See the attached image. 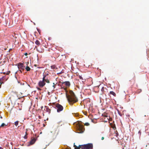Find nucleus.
Returning <instances> with one entry per match:
<instances>
[{
    "instance_id": "nucleus-1",
    "label": "nucleus",
    "mask_w": 149,
    "mask_h": 149,
    "mask_svg": "<svg viewBox=\"0 0 149 149\" xmlns=\"http://www.w3.org/2000/svg\"><path fill=\"white\" fill-rule=\"evenodd\" d=\"M66 97L68 101L70 104L72 105L73 104L78 101L77 98L76 97L75 95L72 91H70L69 93L66 94Z\"/></svg>"
},
{
    "instance_id": "nucleus-2",
    "label": "nucleus",
    "mask_w": 149,
    "mask_h": 149,
    "mask_svg": "<svg viewBox=\"0 0 149 149\" xmlns=\"http://www.w3.org/2000/svg\"><path fill=\"white\" fill-rule=\"evenodd\" d=\"M81 121H77V123H74V125H76L77 130L79 132L78 133H82L84 132L85 129L84 125L81 124Z\"/></svg>"
},
{
    "instance_id": "nucleus-3",
    "label": "nucleus",
    "mask_w": 149,
    "mask_h": 149,
    "mask_svg": "<svg viewBox=\"0 0 149 149\" xmlns=\"http://www.w3.org/2000/svg\"><path fill=\"white\" fill-rule=\"evenodd\" d=\"M80 147H77V149H93V145L92 143H89L84 145H79Z\"/></svg>"
},
{
    "instance_id": "nucleus-4",
    "label": "nucleus",
    "mask_w": 149,
    "mask_h": 149,
    "mask_svg": "<svg viewBox=\"0 0 149 149\" xmlns=\"http://www.w3.org/2000/svg\"><path fill=\"white\" fill-rule=\"evenodd\" d=\"M53 104L52 107L55 109H57V111L58 112H59L63 110V108L61 105L58 103L56 104L54 103Z\"/></svg>"
},
{
    "instance_id": "nucleus-5",
    "label": "nucleus",
    "mask_w": 149,
    "mask_h": 149,
    "mask_svg": "<svg viewBox=\"0 0 149 149\" xmlns=\"http://www.w3.org/2000/svg\"><path fill=\"white\" fill-rule=\"evenodd\" d=\"M17 66L19 69H20L19 71L22 73L21 70H24L25 68V66L24 65L23 63L19 62L17 64Z\"/></svg>"
},
{
    "instance_id": "nucleus-6",
    "label": "nucleus",
    "mask_w": 149,
    "mask_h": 149,
    "mask_svg": "<svg viewBox=\"0 0 149 149\" xmlns=\"http://www.w3.org/2000/svg\"><path fill=\"white\" fill-rule=\"evenodd\" d=\"M36 140V139L35 138L32 139L30 141L29 144L27 145V146H29L33 144L35 142Z\"/></svg>"
},
{
    "instance_id": "nucleus-7",
    "label": "nucleus",
    "mask_w": 149,
    "mask_h": 149,
    "mask_svg": "<svg viewBox=\"0 0 149 149\" xmlns=\"http://www.w3.org/2000/svg\"><path fill=\"white\" fill-rule=\"evenodd\" d=\"M64 84H65L66 86L68 87H69L70 85V83L69 81H66L62 82L61 86L62 88V86H63V88H64V86H63V85Z\"/></svg>"
},
{
    "instance_id": "nucleus-8",
    "label": "nucleus",
    "mask_w": 149,
    "mask_h": 149,
    "mask_svg": "<svg viewBox=\"0 0 149 149\" xmlns=\"http://www.w3.org/2000/svg\"><path fill=\"white\" fill-rule=\"evenodd\" d=\"M38 85L41 87H43L45 84V83L44 80L40 81L38 84Z\"/></svg>"
},
{
    "instance_id": "nucleus-9",
    "label": "nucleus",
    "mask_w": 149,
    "mask_h": 149,
    "mask_svg": "<svg viewBox=\"0 0 149 149\" xmlns=\"http://www.w3.org/2000/svg\"><path fill=\"white\" fill-rule=\"evenodd\" d=\"M49 75V74L48 73H45L44 72L43 74V78H42V79L43 80H45V78H46V77H47L46 76H48V75Z\"/></svg>"
},
{
    "instance_id": "nucleus-10",
    "label": "nucleus",
    "mask_w": 149,
    "mask_h": 149,
    "mask_svg": "<svg viewBox=\"0 0 149 149\" xmlns=\"http://www.w3.org/2000/svg\"><path fill=\"white\" fill-rule=\"evenodd\" d=\"M45 108L44 110L47 112H48L49 114H50L51 111L50 109L47 106H45Z\"/></svg>"
},
{
    "instance_id": "nucleus-11",
    "label": "nucleus",
    "mask_w": 149,
    "mask_h": 149,
    "mask_svg": "<svg viewBox=\"0 0 149 149\" xmlns=\"http://www.w3.org/2000/svg\"><path fill=\"white\" fill-rule=\"evenodd\" d=\"M28 64H29V62H27L26 64V67L25 68L27 71H30L31 70V68L29 66H28Z\"/></svg>"
},
{
    "instance_id": "nucleus-12",
    "label": "nucleus",
    "mask_w": 149,
    "mask_h": 149,
    "mask_svg": "<svg viewBox=\"0 0 149 149\" xmlns=\"http://www.w3.org/2000/svg\"><path fill=\"white\" fill-rule=\"evenodd\" d=\"M110 93L111 95H113L114 96H116V93L113 91H111L110 92Z\"/></svg>"
},
{
    "instance_id": "nucleus-13",
    "label": "nucleus",
    "mask_w": 149,
    "mask_h": 149,
    "mask_svg": "<svg viewBox=\"0 0 149 149\" xmlns=\"http://www.w3.org/2000/svg\"><path fill=\"white\" fill-rule=\"evenodd\" d=\"M35 44L37 45H39L40 44V43L38 40H36L35 42Z\"/></svg>"
},
{
    "instance_id": "nucleus-14",
    "label": "nucleus",
    "mask_w": 149,
    "mask_h": 149,
    "mask_svg": "<svg viewBox=\"0 0 149 149\" xmlns=\"http://www.w3.org/2000/svg\"><path fill=\"white\" fill-rule=\"evenodd\" d=\"M51 67L52 69H55V68H56V69H57V68L56 67V66L54 65L51 66Z\"/></svg>"
},
{
    "instance_id": "nucleus-15",
    "label": "nucleus",
    "mask_w": 149,
    "mask_h": 149,
    "mask_svg": "<svg viewBox=\"0 0 149 149\" xmlns=\"http://www.w3.org/2000/svg\"><path fill=\"white\" fill-rule=\"evenodd\" d=\"M19 122V121H17L15 122V125L16 126H17L18 125Z\"/></svg>"
},
{
    "instance_id": "nucleus-16",
    "label": "nucleus",
    "mask_w": 149,
    "mask_h": 149,
    "mask_svg": "<svg viewBox=\"0 0 149 149\" xmlns=\"http://www.w3.org/2000/svg\"><path fill=\"white\" fill-rule=\"evenodd\" d=\"M5 76H3L1 78H0V81H1L4 80Z\"/></svg>"
},
{
    "instance_id": "nucleus-17",
    "label": "nucleus",
    "mask_w": 149,
    "mask_h": 149,
    "mask_svg": "<svg viewBox=\"0 0 149 149\" xmlns=\"http://www.w3.org/2000/svg\"><path fill=\"white\" fill-rule=\"evenodd\" d=\"M79 78H80V79L82 80V81L83 82L84 81L83 80H85V79H83V77H82V76H81L79 75Z\"/></svg>"
},
{
    "instance_id": "nucleus-18",
    "label": "nucleus",
    "mask_w": 149,
    "mask_h": 149,
    "mask_svg": "<svg viewBox=\"0 0 149 149\" xmlns=\"http://www.w3.org/2000/svg\"><path fill=\"white\" fill-rule=\"evenodd\" d=\"M7 125H6L4 123H3L0 126V127H3L4 126H6Z\"/></svg>"
},
{
    "instance_id": "nucleus-19",
    "label": "nucleus",
    "mask_w": 149,
    "mask_h": 149,
    "mask_svg": "<svg viewBox=\"0 0 149 149\" xmlns=\"http://www.w3.org/2000/svg\"><path fill=\"white\" fill-rule=\"evenodd\" d=\"M36 29H37V31H38V32L40 34V33L41 32V31L40 30V29L38 28H37Z\"/></svg>"
},
{
    "instance_id": "nucleus-20",
    "label": "nucleus",
    "mask_w": 149,
    "mask_h": 149,
    "mask_svg": "<svg viewBox=\"0 0 149 149\" xmlns=\"http://www.w3.org/2000/svg\"><path fill=\"white\" fill-rule=\"evenodd\" d=\"M104 87H102V88L101 89V91L102 92V93L103 94V92L104 91Z\"/></svg>"
},
{
    "instance_id": "nucleus-21",
    "label": "nucleus",
    "mask_w": 149,
    "mask_h": 149,
    "mask_svg": "<svg viewBox=\"0 0 149 149\" xmlns=\"http://www.w3.org/2000/svg\"><path fill=\"white\" fill-rule=\"evenodd\" d=\"M74 147H75V148H74L77 149V147H80V146H79V145L78 146H77L76 145H75V143H74Z\"/></svg>"
},
{
    "instance_id": "nucleus-22",
    "label": "nucleus",
    "mask_w": 149,
    "mask_h": 149,
    "mask_svg": "<svg viewBox=\"0 0 149 149\" xmlns=\"http://www.w3.org/2000/svg\"><path fill=\"white\" fill-rule=\"evenodd\" d=\"M118 114L121 116H122V114L121 113H120V112L118 110Z\"/></svg>"
},
{
    "instance_id": "nucleus-23",
    "label": "nucleus",
    "mask_w": 149,
    "mask_h": 149,
    "mask_svg": "<svg viewBox=\"0 0 149 149\" xmlns=\"http://www.w3.org/2000/svg\"><path fill=\"white\" fill-rule=\"evenodd\" d=\"M91 121L92 122H93V123H96V121H95L93 119H91Z\"/></svg>"
},
{
    "instance_id": "nucleus-24",
    "label": "nucleus",
    "mask_w": 149,
    "mask_h": 149,
    "mask_svg": "<svg viewBox=\"0 0 149 149\" xmlns=\"http://www.w3.org/2000/svg\"><path fill=\"white\" fill-rule=\"evenodd\" d=\"M45 82H46V83H49L50 82L49 80H48V79H47V80L45 81Z\"/></svg>"
},
{
    "instance_id": "nucleus-25",
    "label": "nucleus",
    "mask_w": 149,
    "mask_h": 149,
    "mask_svg": "<svg viewBox=\"0 0 149 149\" xmlns=\"http://www.w3.org/2000/svg\"><path fill=\"white\" fill-rule=\"evenodd\" d=\"M89 125H90V124H89V123H85V125H86V126H89Z\"/></svg>"
},
{
    "instance_id": "nucleus-26",
    "label": "nucleus",
    "mask_w": 149,
    "mask_h": 149,
    "mask_svg": "<svg viewBox=\"0 0 149 149\" xmlns=\"http://www.w3.org/2000/svg\"><path fill=\"white\" fill-rule=\"evenodd\" d=\"M138 134H139V136H140L141 134V132L140 130H139L138 133Z\"/></svg>"
},
{
    "instance_id": "nucleus-27",
    "label": "nucleus",
    "mask_w": 149,
    "mask_h": 149,
    "mask_svg": "<svg viewBox=\"0 0 149 149\" xmlns=\"http://www.w3.org/2000/svg\"><path fill=\"white\" fill-rule=\"evenodd\" d=\"M141 92V89H139V90L138 91V93H139Z\"/></svg>"
},
{
    "instance_id": "nucleus-28",
    "label": "nucleus",
    "mask_w": 149,
    "mask_h": 149,
    "mask_svg": "<svg viewBox=\"0 0 149 149\" xmlns=\"http://www.w3.org/2000/svg\"><path fill=\"white\" fill-rule=\"evenodd\" d=\"M27 138V136L26 135H25V136H24V138L25 139H26Z\"/></svg>"
},
{
    "instance_id": "nucleus-29",
    "label": "nucleus",
    "mask_w": 149,
    "mask_h": 149,
    "mask_svg": "<svg viewBox=\"0 0 149 149\" xmlns=\"http://www.w3.org/2000/svg\"><path fill=\"white\" fill-rule=\"evenodd\" d=\"M37 89L39 91H40L41 90V89L39 87H37Z\"/></svg>"
},
{
    "instance_id": "nucleus-30",
    "label": "nucleus",
    "mask_w": 149,
    "mask_h": 149,
    "mask_svg": "<svg viewBox=\"0 0 149 149\" xmlns=\"http://www.w3.org/2000/svg\"><path fill=\"white\" fill-rule=\"evenodd\" d=\"M24 54L25 56H27L28 55V53L27 52H26Z\"/></svg>"
},
{
    "instance_id": "nucleus-31",
    "label": "nucleus",
    "mask_w": 149,
    "mask_h": 149,
    "mask_svg": "<svg viewBox=\"0 0 149 149\" xmlns=\"http://www.w3.org/2000/svg\"><path fill=\"white\" fill-rule=\"evenodd\" d=\"M4 82L3 81H1L0 82V84L1 85V84H3Z\"/></svg>"
},
{
    "instance_id": "nucleus-32",
    "label": "nucleus",
    "mask_w": 149,
    "mask_h": 149,
    "mask_svg": "<svg viewBox=\"0 0 149 149\" xmlns=\"http://www.w3.org/2000/svg\"><path fill=\"white\" fill-rule=\"evenodd\" d=\"M104 137H102L101 140H104Z\"/></svg>"
},
{
    "instance_id": "nucleus-33",
    "label": "nucleus",
    "mask_w": 149,
    "mask_h": 149,
    "mask_svg": "<svg viewBox=\"0 0 149 149\" xmlns=\"http://www.w3.org/2000/svg\"><path fill=\"white\" fill-rule=\"evenodd\" d=\"M51 37H49L48 38V40H51Z\"/></svg>"
},
{
    "instance_id": "nucleus-34",
    "label": "nucleus",
    "mask_w": 149,
    "mask_h": 149,
    "mask_svg": "<svg viewBox=\"0 0 149 149\" xmlns=\"http://www.w3.org/2000/svg\"><path fill=\"white\" fill-rule=\"evenodd\" d=\"M115 127V128H116V126H115V125L114 124V127H113V128L114 129V128Z\"/></svg>"
},
{
    "instance_id": "nucleus-35",
    "label": "nucleus",
    "mask_w": 149,
    "mask_h": 149,
    "mask_svg": "<svg viewBox=\"0 0 149 149\" xmlns=\"http://www.w3.org/2000/svg\"><path fill=\"white\" fill-rule=\"evenodd\" d=\"M47 79H48V78H47V77H46V78H45V80H44V81H45V80H47Z\"/></svg>"
},
{
    "instance_id": "nucleus-36",
    "label": "nucleus",
    "mask_w": 149,
    "mask_h": 149,
    "mask_svg": "<svg viewBox=\"0 0 149 149\" xmlns=\"http://www.w3.org/2000/svg\"><path fill=\"white\" fill-rule=\"evenodd\" d=\"M17 82L18 83H19V84H20V81H19L18 80H17Z\"/></svg>"
},
{
    "instance_id": "nucleus-37",
    "label": "nucleus",
    "mask_w": 149,
    "mask_h": 149,
    "mask_svg": "<svg viewBox=\"0 0 149 149\" xmlns=\"http://www.w3.org/2000/svg\"><path fill=\"white\" fill-rule=\"evenodd\" d=\"M20 85H24V83H23V84H22V83H20Z\"/></svg>"
},
{
    "instance_id": "nucleus-38",
    "label": "nucleus",
    "mask_w": 149,
    "mask_h": 149,
    "mask_svg": "<svg viewBox=\"0 0 149 149\" xmlns=\"http://www.w3.org/2000/svg\"><path fill=\"white\" fill-rule=\"evenodd\" d=\"M53 87L54 88H55V86L54 85H53Z\"/></svg>"
},
{
    "instance_id": "nucleus-39",
    "label": "nucleus",
    "mask_w": 149,
    "mask_h": 149,
    "mask_svg": "<svg viewBox=\"0 0 149 149\" xmlns=\"http://www.w3.org/2000/svg\"><path fill=\"white\" fill-rule=\"evenodd\" d=\"M61 72H59V73H58L57 74H61Z\"/></svg>"
},
{
    "instance_id": "nucleus-40",
    "label": "nucleus",
    "mask_w": 149,
    "mask_h": 149,
    "mask_svg": "<svg viewBox=\"0 0 149 149\" xmlns=\"http://www.w3.org/2000/svg\"><path fill=\"white\" fill-rule=\"evenodd\" d=\"M0 149H3L1 147H0Z\"/></svg>"
},
{
    "instance_id": "nucleus-41",
    "label": "nucleus",
    "mask_w": 149,
    "mask_h": 149,
    "mask_svg": "<svg viewBox=\"0 0 149 149\" xmlns=\"http://www.w3.org/2000/svg\"><path fill=\"white\" fill-rule=\"evenodd\" d=\"M41 108L42 110V108H43V107L42 106L41 107Z\"/></svg>"
},
{
    "instance_id": "nucleus-42",
    "label": "nucleus",
    "mask_w": 149,
    "mask_h": 149,
    "mask_svg": "<svg viewBox=\"0 0 149 149\" xmlns=\"http://www.w3.org/2000/svg\"><path fill=\"white\" fill-rule=\"evenodd\" d=\"M53 84L54 85H55V83H53Z\"/></svg>"
},
{
    "instance_id": "nucleus-43",
    "label": "nucleus",
    "mask_w": 149,
    "mask_h": 149,
    "mask_svg": "<svg viewBox=\"0 0 149 149\" xmlns=\"http://www.w3.org/2000/svg\"><path fill=\"white\" fill-rule=\"evenodd\" d=\"M42 68L41 67H38V68Z\"/></svg>"
},
{
    "instance_id": "nucleus-44",
    "label": "nucleus",
    "mask_w": 149,
    "mask_h": 149,
    "mask_svg": "<svg viewBox=\"0 0 149 149\" xmlns=\"http://www.w3.org/2000/svg\"><path fill=\"white\" fill-rule=\"evenodd\" d=\"M19 110H21V109L19 108Z\"/></svg>"
},
{
    "instance_id": "nucleus-45",
    "label": "nucleus",
    "mask_w": 149,
    "mask_h": 149,
    "mask_svg": "<svg viewBox=\"0 0 149 149\" xmlns=\"http://www.w3.org/2000/svg\"><path fill=\"white\" fill-rule=\"evenodd\" d=\"M0 118H2V117L1 116L0 117Z\"/></svg>"
},
{
    "instance_id": "nucleus-46",
    "label": "nucleus",
    "mask_w": 149,
    "mask_h": 149,
    "mask_svg": "<svg viewBox=\"0 0 149 149\" xmlns=\"http://www.w3.org/2000/svg\"><path fill=\"white\" fill-rule=\"evenodd\" d=\"M1 85L0 84V88H1Z\"/></svg>"
},
{
    "instance_id": "nucleus-47",
    "label": "nucleus",
    "mask_w": 149,
    "mask_h": 149,
    "mask_svg": "<svg viewBox=\"0 0 149 149\" xmlns=\"http://www.w3.org/2000/svg\"><path fill=\"white\" fill-rule=\"evenodd\" d=\"M3 73L4 74H5L6 72H3Z\"/></svg>"
},
{
    "instance_id": "nucleus-48",
    "label": "nucleus",
    "mask_w": 149,
    "mask_h": 149,
    "mask_svg": "<svg viewBox=\"0 0 149 149\" xmlns=\"http://www.w3.org/2000/svg\"><path fill=\"white\" fill-rule=\"evenodd\" d=\"M36 50H37V51H38V49H37H37H36Z\"/></svg>"
},
{
    "instance_id": "nucleus-49",
    "label": "nucleus",
    "mask_w": 149,
    "mask_h": 149,
    "mask_svg": "<svg viewBox=\"0 0 149 149\" xmlns=\"http://www.w3.org/2000/svg\"><path fill=\"white\" fill-rule=\"evenodd\" d=\"M33 23L34 25H35V23L34 22Z\"/></svg>"
},
{
    "instance_id": "nucleus-50",
    "label": "nucleus",
    "mask_w": 149,
    "mask_h": 149,
    "mask_svg": "<svg viewBox=\"0 0 149 149\" xmlns=\"http://www.w3.org/2000/svg\"><path fill=\"white\" fill-rule=\"evenodd\" d=\"M105 89L106 90H107V89L106 88H105Z\"/></svg>"
},
{
    "instance_id": "nucleus-51",
    "label": "nucleus",
    "mask_w": 149,
    "mask_h": 149,
    "mask_svg": "<svg viewBox=\"0 0 149 149\" xmlns=\"http://www.w3.org/2000/svg\"><path fill=\"white\" fill-rule=\"evenodd\" d=\"M17 79V77H15Z\"/></svg>"
},
{
    "instance_id": "nucleus-52",
    "label": "nucleus",
    "mask_w": 149,
    "mask_h": 149,
    "mask_svg": "<svg viewBox=\"0 0 149 149\" xmlns=\"http://www.w3.org/2000/svg\"><path fill=\"white\" fill-rule=\"evenodd\" d=\"M11 49H10V50H11Z\"/></svg>"
},
{
    "instance_id": "nucleus-53",
    "label": "nucleus",
    "mask_w": 149,
    "mask_h": 149,
    "mask_svg": "<svg viewBox=\"0 0 149 149\" xmlns=\"http://www.w3.org/2000/svg\"><path fill=\"white\" fill-rule=\"evenodd\" d=\"M11 49H10V50H11Z\"/></svg>"
}]
</instances>
